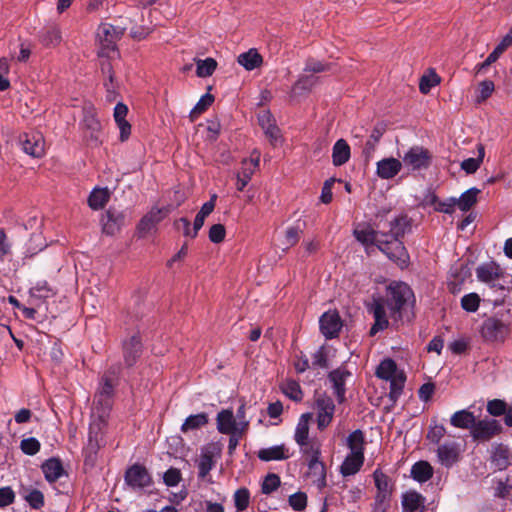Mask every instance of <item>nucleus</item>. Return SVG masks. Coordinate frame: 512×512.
Wrapping results in <instances>:
<instances>
[{"instance_id": "f257e3e1", "label": "nucleus", "mask_w": 512, "mask_h": 512, "mask_svg": "<svg viewBox=\"0 0 512 512\" xmlns=\"http://www.w3.org/2000/svg\"><path fill=\"white\" fill-rule=\"evenodd\" d=\"M412 297L410 287L402 282H393L387 288L386 300L382 298L374 299L370 306V311L374 317V324L370 329V334L375 335L379 331L388 327V318L386 315V307L391 315L398 313L405 303Z\"/></svg>"}, {"instance_id": "f03ea898", "label": "nucleus", "mask_w": 512, "mask_h": 512, "mask_svg": "<svg viewBox=\"0 0 512 512\" xmlns=\"http://www.w3.org/2000/svg\"><path fill=\"white\" fill-rule=\"evenodd\" d=\"M407 227V217L402 215L391 217L385 222L380 219L377 224V228L381 229L382 232L388 230L384 240H380V251L401 268L406 267L409 261L406 248L400 241V237L404 235Z\"/></svg>"}, {"instance_id": "7ed1b4c3", "label": "nucleus", "mask_w": 512, "mask_h": 512, "mask_svg": "<svg viewBox=\"0 0 512 512\" xmlns=\"http://www.w3.org/2000/svg\"><path fill=\"white\" fill-rule=\"evenodd\" d=\"M113 383L103 378L100 390L94 397L89 425V444L98 445V437L107 424L112 408Z\"/></svg>"}, {"instance_id": "20e7f679", "label": "nucleus", "mask_w": 512, "mask_h": 512, "mask_svg": "<svg viewBox=\"0 0 512 512\" xmlns=\"http://www.w3.org/2000/svg\"><path fill=\"white\" fill-rule=\"evenodd\" d=\"M182 203L180 199L161 198L151 206L149 211L143 215L137 225V234L140 238L155 233L157 225L168 215L176 210Z\"/></svg>"}, {"instance_id": "39448f33", "label": "nucleus", "mask_w": 512, "mask_h": 512, "mask_svg": "<svg viewBox=\"0 0 512 512\" xmlns=\"http://www.w3.org/2000/svg\"><path fill=\"white\" fill-rule=\"evenodd\" d=\"M349 453L344 458L340 473L343 477L357 474L364 464L365 437L361 430L351 432L347 437Z\"/></svg>"}, {"instance_id": "423d86ee", "label": "nucleus", "mask_w": 512, "mask_h": 512, "mask_svg": "<svg viewBox=\"0 0 512 512\" xmlns=\"http://www.w3.org/2000/svg\"><path fill=\"white\" fill-rule=\"evenodd\" d=\"M476 194H461L457 199L450 197L445 201L438 200L437 194H425L422 204L425 207H432L434 210L444 213H451L457 206L462 211L469 210L476 203Z\"/></svg>"}, {"instance_id": "0eeeda50", "label": "nucleus", "mask_w": 512, "mask_h": 512, "mask_svg": "<svg viewBox=\"0 0 512 512\" xmlns=\"http://www.w3.org/2000/svg\"><path fill=\"white\" fill-rule=\"evenodd\" d=\"M125 28L114 26L109 23H102L97 32V38L99 39L101 50L98 52L99 57H109L111 51L117 50V41L125 33Z\"/></svg>"}, {"instance_id": "6e6552de", "label": "nucleus", "mask_w": 512, "mask_h": 512, "mask_svg": "<svg viewBox=\"0 0 512 512\" xmlns=\"http://www.w3.org/2000/svg\"><path fill=\"white\" fill-rule=\"evenodd\" d=\"M217 430L222 434L233 433L235 435H244L250 421L237 422L232 409H223L216 416Z\"/></svg>"}, {"instance_id": "1a4fd4ad", "label": "nucleus", "mask_w": 512, "mask_h": 512, "mask_svg": "<svg viewBox=\"0 0 512 512\" xmlns=\"http://www.w3.org/2000/svg\"><path fill=\"white\" fill-rule=\"evenodd\" d=\"M432 153L423 146H412L402 157V164L412 170L428 169L432 164Z\"/></svg>"}, {"instance_id": "9d476101", "label": "nucleus", "mask_w": 512, "mask_h": 512, "mask_svg": "<svg viewBox=\"0 0 512 512\" xmlns=\"http://www.w3.org/2000/svg\"><path fill=\"white\" fill-rule=\"evenodd\" d=\"M83 134L86 144L90 147H99L102 144V125L95 114L86 113L83 121Z\"/></svg>"}, {"instance_id": "9b49d317", "label": "nucleus", "mask_w": 512, "mask_h": 512, "mask_svg": "<svg viewBox=\"0 0 512 512\" xmlns=\"http://www.w3.org/2000/svg\"><path fill=\"white\" fill-rule=\"evenodd\" d=\"M219 456L220 449L213 443L205 445L201 448L198 460V476L200 478H206V476L215 466L216 460Z\"/></svg>"}, {"instance_id": "f8f14e48", "label": "nucleus", "mask_w": 512, "mask_h": 512, "mask_svg": "<svg viewBox=\"0 0 512 512\" xmlns=\"http://www.w3.org/2000/svg\"><path fill=\"white\" fill-rule=\"evenodd\" d=\"M19 143L23 151L34 158H40L45 153L44 139L39 133H23L19 136Z\"/></svg>"}, {"instance_id": "ddd939ff", "label": "nucleus", "mask_w": 512, "mask_h": 512, "mask_svg": "<svg viewBox=\"0 0 512 512\" xmlns=\"http://www.w3.org/2000/svg\"><path fill=\"white\" fill-rule=\"evenodd\" d=\"M320 331L326 339H332L338 336L342 321L336 310L325 312L319 319Z\"/></svg>"}, {"instance_id": "4468645a", "label": "nucleus", "mask_w": 512, "mask_h": 512, "mask_svg": "<svg viewBox=\"0 0 512 512\" xmlns=\"http://www.w3.org/2000/svg\"><path fill=\"white\" fill-rule=\"evenodd\" d=\"M125 482L133 489H142L148 487L152 479L144 466L135 464L126 471Z\"/></svg>"}, {"instance_id": "2eb2a0df", "label": "nucleus", "mask_w": 512, "mask_h": 512, "mask_svg": "<svg viewBox=\"0 0 512 512\" xmlns=\"http://www.w3.org/2000/svg\"><path fill=\"white\" fill-rule=\"evenodd\" d=\"M316 409L318 429L323 430L333 419L335 412L334 402L326 395L320 396L316 400Z\"/></svg>"}, {"instance_id": "dca6fc26", "label": "nucleus", "mask_w": 512, "mask_h": 512, "mask_svg": "<svg viewBox=\"0 0 512 512\" xmlns=\"http://www.w3.org/2000/svg\"><path fill=\"white\" fill-rule=\"evenodd\" d=\"M501 424L495 419L475 421L471 436L477 440H489L501 431Z\"/></svg>"}, {"instance_id": "f3484780", "label": "nucleus", "mask_w": 512, "mask_h": 512, "mask_svg": "<svg viewBox=\"0 0 512 512\" xmlns=\"http://www.w3.org/2000/svg\"><path fill=\"white\" fill-rule=\"evenodd\" d=\"M461 448L456 442H447L440 445L437 449L438 461L441 465L449 468L460 459Z\"/></svg>"}, {"instance_id": "a211bd4d", "label": "nucleus", "mask_w": 512, "mask_h": 512, "mask_svg": "<svg viewBox=\"0 0 512 512\" xmlns=\"http://www.w3.org/2000/svg\"><path fill=\"white\" fill-rule=\"evenodd\" d=\"M354 236L363 245L368 246L371 244H376V246L380 249V240H384V237H386V232H382L381 229L375 231L369 225L363 224L358 225L354 229Z\"/></svg>"}, {"instance_id": "6ab92c4d", "label": "nucleus", "mask_w": 512, "mask_h": 512, "mask_svg": "<svg viewBox=\"0 0 512 512\" xmlns=\"http://www.w3.org/2000/svg\"><path fill=\"white\" fill-rule=\"evenodd\" d=\"M102 230L107 235H115L124 226V215L120 212L108 210L101 218Z\"/></svg>"}, {"instance_id": "aec40b11", "label": "nucleus", "mask_w": 512, "mask_h": 512, "mask_svg": "<svg viewBox=\"0 0 512 512\" xmlns=\"http://www.w3.org/2000/svg\"><path fill=\"white\" fill-rule=\"evenodd\" d=\"M501 269L495 262H486L479 265L476 269V276L480 282L493 285L499 279Z\"/></svg>"}, {"instance_id": "412c9836", "label": "nucleus", "mask_w": 512, "mask_h": 512, "mask_svg": "<svg viewBox=\"0 0 512 512\" xmlns=\"http://www.w3.org/2000/svg\"><path fill=\"white\" fill-rule=\"evenodd\" d=\"M307 476L317 488L322 489L326 486V469L320 459L309 460Z\"/></svg>"}, {"instance_id": "4be33fe9", "label": "nucleus", "mask_w": 512, "mask_h": 512, "mask_svg": "<svg viewBox=\"0 0 512 512\" xmlns=\"http://www.w3.org/2000/svg\"><path fill=\"white\" fill-rule=\"evenodd\" d=\"M258 166L259 154L255 158L251 157L250 159H244L242 161V166L237 174L236 186L238 190L241 191L244 189V187L251 179V175L254 173Z\"/></svg>"}, {"instance_id": "5701e85b", "label": "nucleus", "mask_w": 512, "mask_h": 512, "mask_svg": "<svg viewBox=\"0 0 512 512\" xmlns=\"http://www.w3.org/2000/svg\"><path fill=\"white\" fill-rule=\"evenodd\" d=\"M350 372L344 368L340 367L330 372L329 380L331 381L334 393L337 396L339 402H342L345 397V382L348 377H350Z\"/></svg>"}, {"instance_id": "b1692460", "label": "nucleus", "mask_w": 512, "mask_h": 512, "mask_svg": "<svg viewBox=\"0 0 512 512\" xmlns=\"http://www.w3.org/2000/svg\"><path fill=\"white\" fill-rule=\"evenodd\" d=\"M387 130V124L384 121L378 122L370 135V138L366 141L362 154L365 160L368 162L372 154L376 149V144L380 141L381 137Z\"/></svg>"}, {"instance_id": "393cba45", "label": "nucleus", "mask_w": 512, "mask_h": 512, "mask_svg": "<svg viewBox=\"0 0 512 512\" xmlns=\"http://www.w3.org/2000/svg\"><path fill=\"white\" fill-rule=\"evenodd\" d=\"M402 161L396 158H385L377 163V175L382 179H390L399 173Z\"/></svg>"}, {"instance_id": "a878e982", "label": "nucleus", "mask_w": 512, "mask_h": 512, "mask_svg": "<svg viewBox=\"0 0 512 512\" xmlns=\"http://www.w3.org/2000/svg\"><path fill=\"white\" fill-rule=\"evenodd\" d=\"M401 504L403 512H417L424 508L425 497L414 490H410L402 494Z\"/></svg>"}, {"instance_id": "bb28decb", "label": "nucleus", "mask_w": 512, "mask_h": 512, "mask_svg": "<svg viewBox=\"0 0 512 512\" xmlns=\"http://www.w3.org/2000/svg\"><path fill=\"white\" fill-rule=\"evenodd\" d=\"M61 40V30L56 24L46 26L39 33V41L45 47H56L60 44Z\"/></svg>"}, {"instance_id": "cd10ccee", "label": "nucleus", "mask_w": 512, "mask_h": 512, "mask_svg": "<svg viewBox=\"0 0 512 512\" xmlns=\"http://www.w3.org/2000/svg\"><path fill=\"white\" fill-rule=\"evenodd\" d=\"M124 359L127 365L131 366L135 363L141 352V339L137 335L131 336L123 344Z\"/></svg>"}, {"instance_id": "c85d7f7f", "label": "nucleus", "mask_w": 512, "mask_h": 512, "mask_svg": "<svg viewBox=\"0 0 512 512\" xmlns=\"http://www.w3.org/2000/svg\"><path fill=\"white\" fill-rule=\"evenodd\" d=\"M376 493L393 494L395 490L394 481L381 469L377 468L372 474Z\"/></svg>"}, {"instance_id": "c756f323", "label": "nucleus", "mask_w": 512, "mask_h": 512, "mask_svg": "<svg viewBox=\"0 0 512 512\" xmlns=\"http://www.w3.org/2000/svg\"><path fill=\"white\" fill-rule=\"evenodd\" d=\"M42 471L47 481L55 482L64 475V468L59 459L50 458L42 465Z\"/></svg>"}, {"instance_id": "7c9ffc66", "label": "nucleus", "mask_w": 512, "mask_h": 512, "mask_svg": "<svg viewBox=\"0 0 512 512\" xmlns=\"http://www.w3.org/2000/svg\"><path fill=\"white\" fill-rule=\"evenodd\" d=\"M411 477L418 483H425L429 481L433 474L434 469L427 461H418L411 467Z\"/></svg>"}, {"instance_id": "2f4dec72", "label": "nucleus", "mask_w": 512, "mask_h": 512, "mask_svg": "<svg viewBox=\"0 0 512 512\" xmlns=\"http://www.w3.org/2000/svg\"><path fill=\"white\" fill-rule=\"evenodd\" d=\"M237 61L246 70L252 71L262 65L263 57L257 51V49L252 48V49L248 50L247 52L240 54L238 56Z\"/></svg>"}, {"instance_id": "473e14b6", "label": "nucleus", "mask_w": 512, "mask_h": 512, "mask_svg": "<svg viewBox=\"0 0 512 512\" xmlns=\"http://www.w3.org/2000/svg\"><path fill=\"white\" fill-rule=\"evenodd\" d=\"M475 421L474 414L466 409L456 411L450 418L451 425L460 429L472 430Z\"/></svg>"}, {"instance_id": "72a5a7b5", "label": "nucleus", "mask_w": 512, "mask_h": 512, "mask_svg": "<svg viewBox=\"0 0 512 512\" xmlns=\"http://www.w3.org/2000/svg\"><path fill=\"white\" fill-rule=\"evenodd\" d=\"M350 158V146L344 139L335 142L332 150V161L335 166H342Z\"/></svg>"}, {"instance_id": "f704fd0d", "label": "nucleus", "mask_w": 512, "mask_h": 512, "mask_svg": "<svg viewBox=\"0 0 512 512\" xmlns=\"http://www.w3.org/2000/svg\"><path fill=\"white\" fill-rule=\"evenodd\" d=\"M258 457L263 461L284 460L289 458V450L285 445H277L269 448L261 449Z\"/></svg>"}, {"instance_id": "c9c22d12", "label": "nucleus", "mask_w": 512, "mask_h": 512, "mask_svg": "<svg viewBox=\"0 0 512 512\" xmlns=\"http://www.w3.org/2000/svg\"><path fill=\"white\" fill-rule=\"evenodd\" d=\"M312 419L311 413H304L300 416L295 428L294 439L296 443L306 441L309 438V422Z\"/></svg>"}, {"instance_id": "e433bc0d", "label": "nucleus", "mask_w": 512, "mask_h": 512, "mask_svg": "<svg viewBox=\"0 0 512 512\" xmlns=\"http://www.w3.org/2000/svg\"><path fill=\"white\" fill-rule=\"evenodd\" d=\"M211 89H212V87L209 86L208 91H210ZM214 100H215V97L211 93L207 92L206 94H204L190 112L189 117H190L191 122H194L195 119L200 114L205 112L213 104Z\"/></svg>"}, {"instance_id": "4c0bfd02", "label": "nucleus", "mask_w": 512, "mask_h": 512, "mask_svg": "<svg viewBox=\"0 0 512 512\" xmlns=\"http://www.w3.org/2000/svg\"><path fill=\"white\" fill-rule=\"evenodd\" d=\"M297 444L300 447L301 453L309 457V460H317L320 458L321 445L317 440L310 438Z\"/></svg>"}, {"instance_id": "58836bf2", "label": "nucleus", "mask_w": 512, "mask_h": 512, "mask_svg": "<svg viewBox=\"0 0 512 512\" xmlns=\"http://www.w3.org/2000/svg\"><path fill=\"white\" fill-rule=\"evenodd\" d=\"M396 373L397 366L392 359H384L383 361H381L376 370L377 377L387 381H393L394 378L396 377Z\"/></svg>"}, {"instance_id": "ea45409f", "label": "nucleus", "mask_w": 512, "mask_h": 512, "mask_svg": "<svg viewBox=\"0 0 512 512\" xmlns=\"http://www.w3.org/2000/svg\"><path fill=\"white\" fill-rule=\"evenodd\" d=\"M217 61L214 58L208 57L204 60H196V74L198 77H210L217 68Z\"/></svg>"}, {"instance_id": "a19ab883", "label": "nucleus", "mask_w": 512, "mask_h": 512, "mask_svg": "<svg viewBox=\"0 0 512 512\" xmlns=\"http://www.w3.org/2000/svg\"><path fill=\"white\" fill-rule=\"evenodd\" d=\"M207 422H208V418L205 413L190 415L189 417L186 418V420L182 424L181 431L186 433L190 430H194V429L204 426L205 424H207Z\"/></svg>"}, {"instance_id": "79ce46f5", "label": "nucleus", "mask_w": 512, "mask_h": 512, "mask_svg": "<svg viewBox=\"0 0 512 512\" xmlns=\"http://www.w3.org/2000/svg\"><path fill=\"white\" fill-rule=\"evenodd\" d=\"M54 294L53 288L46 281H39L30 289V295L33 299L44 300L53 297Z\"/></svg>"}, {"instance_id": "37998d69", "label": "nucleus", "mask_w": 512, "mask_h": 512, "mask_svg": "<svg viewBox=\"0 0 512 512\" xmlns=\"http://www.w3.org/2000/svg\"><path fill=\"white\" fill-rule=\"evenodd\" d=\"M215 198L216 195L214 194L209 201L205 202L202 205L200 211L198 212L194 220L195 230H200L204 225L205 218L212 213L215 207Z\"/></svg>"}, {"instance_id": "c03bdc74", "label": "nucleus", "mask_w": 512, "mask_h": 512, "mask_svg": "<svg viewBox=\"0 0 512 512\" xmlns=\"http://www.w3.org/2000/svg\"><path fill=\"white\" fill-rule=\"evenodd\" d=\"M441 82L440 76L430 69L429 75H423L420 79L419 90L422 94H428L430 90Z\"/></svg>"}, {"instance_id": "a18cd8bd", "label": "nucleus", "mask_w": 512, "mask_h": 512, "mask_svg": "<svg viewBox=\"0 0 512 512\" xmlns=\"http://www.w3.org/2000/svg\"><path fill=\"white\" fill-rule=\"evenodd\" d=\"M392 495L388 493H375L372 512H387L391 505Z\"/></svg>"}, {"instance_id": "49530a36", "label": "nucleus", "mask_w": 512, "mask_h": 512, "mask_svg": "<svg viewBox=\"0 0 512 512\" xmlns=\"http://www.w3.org/2000/svg\"><path fill=\"white\" fill-rule=\"evenodd\" d=\"M480 296L477 293H468L461 298V307L469 313H474L480 306Z\"/></svg>"}, {"instance_id": "de8ad7c7", "label": "nucleus", "mask_w": 512, "mask_h": 512, "mask_svg": "<svg viewBox=\"0 0 512 512\" xmlns=\"http://www.w3.org/2000/svg\"><path fill=\"white\" fill-rule=\"evenodd\" d=\"M234 504L238 511H244L250 503V493L246 488H240L234 493Z\"/></svg>"}, {"instance_id": "09e8293b", "label": "nucleus", "mask_w": 512, "mask_h": 512, "mask_svg": "<svg viewBox=\"0 0 512 512\" xmlns=\"http://www.w3.org/2000/svg\"><path fill=\"white\" fill-rule=\"evenodd\" d=\"M332 67H333L332 63H323L314 58H308L306 61L304 71L311 72V73H321V72L330 71L332 69Z\"/></svg>"}, {"instance_id": "8fccbe9b", "label": "nucleus", "mask_w": 512, "mask_h": 512, "mask_svg": "<svg viewBox=\"0 0 512 512\" xmlns=\"http://www.w3.org/2000/svg\"><path fill=\"white\" fill-rule=\"evenodd\" d=\"M484 156V147L480 145L479 147V157L478 158H468L465 159L461 163V168L468 174H472L477 171L482 162Z\"/></svg>"}, {"instance_id": "3c124183", "label": "nucleus", "mask_w": 512, "mask_h": 512, "mask_svg": "<svg viewBox=\"0 0 512 512\" xmlns=\"http://www.w3.org/2000/svg\"><path fill=\"white\" fill-rule=\"evenodd\" d=\"M282 389L285 395L295 401H300L303 397L300 385L295 381L286 382Z\"/></svg>"}, {"instance_id": "603ef678", "label": "nucleus", "mask_w": 512, "mask_h": 512, "mask_svg": "<svg viewBox=\"0 0 512 512\" xmlns=\"http://www.w3.org/2000/svg\"><path fill=\"white\" fill-rule=\"evenodd\" d=\"M20 448L26 455L32 456L40 450V442L34 437H29L21 441Z\"/></svg>"}, {"instance_id": "864d4df0", "label": "nucleus", "mask_w": 512, "mask_h": 512, "mask_svg": "<svg viewBox=\"0 0 512 512\" xmlns=\"http://www.w3.org/2000/svg\"><path fill=\"white\" fill-rule=\"evenodd\" d=\"M289 504L295 511H302L307 506V495L304 492H296L289 496Z\"/></svg>"}, {"instance_id": "5fc2aeb1", "label": "nucleus", "mask_w": 512, "mask_h": 512, "mask_svg": "<svg viewBox=\"0 0 512 512\" xmlns=\"http://www.w3.org/2000/svg\"><path fill=\"white\" fill-rule=\"evenodd\" d=\"M110 194H89L88 205L93 210L103 208L109 201Z\"/></svg>"}, {"instance_id": "6e6d98bb", "label": "nucleus", "mask_w": 512, "mask_h": 512, "mask_svg": "<svg viewBox=\"0 0 512 512\" xmlns=\"http://www.w3.org/2000/svg\"><path fill=\"white\" fill-rule=\"evenodd\" d=\"M280 485V478L276 474H268L262 483V492L270 494L275 491Z\"/></svg>"}, {"instance_id": "4d7b16f0", "label": "nucleus", "mask_w": 512, "mask_h": 512, "mask_svg": "<svg viewBox=\"0 0 512 512\" xmlns=\"http://www.w3.org/2000/svg\"><path fill=\"white\" fill-rule=\"evenodd\" d=\"M494 82L492 80H484L479 84L480 94L477 96V102L481 103L487 100L494 91Z\"/></svg>"}, {"instance_id": "13d9d810", "label": "nucleus", "mask_w": 512, "mask_h": 512, "mask_svg": "<svg viewBox=\"0 0 512 512\" xmlns=\"http://www.w3.org/2000/svg\"><path fill=\"white\" fill-rule=\"evenodd\" d=\"M317 79L314 75L301 76L294 84V90L309 91L316 84Z\"/></svg>"}, {"instance_id": "bf43d9fd", "label": "nucleus", "mask_w": 512, "mask_h": 512, "mask_svg": "<svg viewBox=\"0 0 512 512\" xmlns=\"http://www.w3.org/2000/svg\"><path fill=\"white\" fill-rule=\"evenodd\" d=\"M164 483L169 487H175L181 480L180 470L177 468L168 469L163 475Z\"/></svg>"}, {"instance_id": "052dcab7", "label": "nucleus", "mask_w": 512, "mask_h": 512, "mask_svg": "<svg viewBox=\"0 0 512 512\" xmlns=\"http://www.w3.org/2000/svg\"><path fill=\"white\" fill-rule=\"evenodd\" d=\"M25 499L34 509H39L44 505V496L39 490L30 491Z\"/></svg>"}, {"instance_id": "680f3d73", "label": "nucleus", "mask_w": 512, "mask_h": 512, "mask_svg": "<svg viewBox=\"0 0 512 512\" xmlns=\"http://www.w3.org/2000/svg\"><path fill=\"white\" fill-rule=\"evenodd\" d=\"M487 411L493 416H500L506 412V403L499 399L491 400L487 403Z\"/></svg>"}, {"instance_id": "e2e57ef3", "label": "nucleus", "mask_w": 512, "mask_h": 512, "mask_svg": "<svg viewBox=\"0 0 512 512\" xmlns=\"http://www.w3.org/2000/svg\"><path fill=\"white\" fill-rule=\"evenodd\" d=\"M226 235L225 228L222 224H214L209 230V239L213 243H220Z\"/></svg>"}, {"instance_id": "0e129e2a", "label": "nucleus", "mask_w": 512, "mask_h": 512, "mask_svg": "<svg viewBox=\"0 0 512 512\" xmlns=\"http://www.w3.org/2000/svg\"><path fill=\"white\" fill-rule=\"evenodd\" d=\"M500 323L494 319H488L483 323L482 334L486 338H491L496 335L499 330Z\"/></svg>"}, {"instance_id": "69168bd1", "label": "nucleus", "mask_w": 512, "mask_h": 512, "mask_svg": "<svg viewBox=\"0 0 512 512\" xmlns=\"http://www.w3.org/2000/svg\"><path fill=\"white\" fill-rule=\"evenodd\" d=\"M15 500V493L11 487L0 488V507H6Z\"/></svg>"}, {"instance_id": "338daca9", "label": "nucleus", "mask_w": 512, "mask_h": 512, "mask_svg": "<svg viewBox=\"0 0 512 512\" xmlns=\"http://www.w3.org/2000/svg\"><path fill=\"white\" fill-rule=\"evenodd\" d=\"M258 123L264 130L265 128L271 127L276 121L271 111L267 109L258 114Z\"/></svg>"}, {"instance_id": "774afa93", "label": "nucleus", "mask_w": 512, "mask_h": 512, "mask_svg": "<svg viewBox=\"0 0 512 512\" xmlns=\"http://www.w3.org/2000/svg\"><path fill=\"white\" fill-rule=\"evenodd\" d=\"M300 229L297 227H289L285 232V245L286 248L294 246L299 239Z\"/></svg>"}]
</instances>
